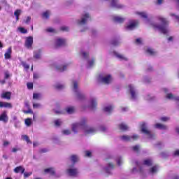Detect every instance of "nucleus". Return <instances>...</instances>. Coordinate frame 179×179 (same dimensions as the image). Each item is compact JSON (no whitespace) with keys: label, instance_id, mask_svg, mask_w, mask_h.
Masks as SVG:
<instances>
[{"label":"nucleus","instance_id":"1","mask_svg":"<svg viewBox=\"0 0 179 179\" xmlns=\"http://www.w3.org/2000/svg\"><path fill=\"white\" fill-rule=\"evenodd\" d=\"M87 122V120H86V118H83L80 122H75L71 124V130L74 134H78L79 131H83L85 135L94 134V132H96V129L86 125Z\"/></svg>","mask_w":179,"mask_h":179},{"label":"nucleus","instance_id":"2","mask_svg":"<svg viewBox=\"0 0 179 179\" xmlns=\"http://www.w3.org/2000/svg\"><path fill=\"white\" fill-rule=\"evenodd\" d=\"M157 19L159 22L162 23V24L157 25L155 24H151L152 26L154 27V29H157V30H159V31H161V33H163V34H167V33H169V29H167L166 25L169 24V21L162 16H158Z\"/></svg>","mask_w":179,"mask_h":179},{"label":"nucleus","instance_id":"3","mask_svg":"<svg viewBox=\"0 0 179 179\" xmlns=\"http://www.w3.org/2000/svg\"><path fill=\"white\" fill-rule=\"evenodd\" d=\"M153 164V161L151 159H147L144 160L143 164H141V163L136 162V168H134L132 169L133 174H136V173H141L142 172V169L143 168V166H152Z\"/></svg>","mask_w":179,"mask_h":179},{"label":"nucleus","instance_id":"4","mask_svg":"<svg viewBox=\"0 0 179 179\" xmlns=\"http://www.w3.org/2000/svg\"><path fill=\"white\" fill-rule=\"evenodd\" d=\"M72 85H73V91L74 93H76V98L78 100H85L86 99V95L84 94L83 92L79 90V87L78 85V81L73 80L72 82Z\"/></svg>","mask_w":179,"mask_h":179},{"label":"nucleus","instance_id":"5","mask_svg":"<svg viewBox=\"0 0 179 179\" xmlns=\"http://www.w3.org/2000/svg\"><path fill=\"white\" fill-rule=\"evenodd\" d=\"M141 132L148 135L149 139H155V135L152 134L149 129H148V124H146V123H143L141 124Z\"/></svg>","mask_w":179,"mask_h":179},{"label":"nucleus","instance_id":"6","mask_svg":"<svg viewBox=\"0 0 179 179\" xmlns=\"http://www.w3.org/2000/svg\"><path fill=\"white\" fill-rule=\"evenodd\" d=\"M99 81L101 83H105V85L110 84V82H113V77L110 74H107L105 76H99Z\"/></svg>","mask_w":179,"mask_h":179},{"label":"nucleus","instance_id":"7","mask_svg":"<svg viewBox=\"0 0 179 179\" xmlns=\"http://www.w3.org/2000/svg\"><path fill=\"white\" fill-rule=\"evenodd\" d=\"M138 22L136 20H130L125 26V29L127 30V31H131V30H134V29H136V27L138 26Z\"/></svg>","mask_w":179,"mask_h":179},{"label":"nucleus","instance_id":"8","mask_svg":"<svg viewBox=\"0 0 179 179\" xmlns=\"http://www.w3.org/2000/svg\"><path fill=\"white\" fill-rule=\"evenodd\" d=\"M67 174L71 177H76L79 174V171L74 166H71L67 169Z\"/></svg>","mask_w":179,"mask_h":179},{"label":"nucleus","instance_id":"9","mask_svg":"<svg viewBox=\"0 0 179 179\" xmlns=\"http://www.w3.org/2000/svg\"><path fill=\"white\" fill-rule=\"evenodd\" d=\"M120 138L122 141H124V142H129L131 141H136L139 136L138 135L134 134L133 136H122Z\"/></svg>","mask_w":179,"mask_h":179},{"label":"nucleus","instance_id":"10","mask_svg":"<svg viewBox=\"0 0 179 179\" xmlns=\"http://www.w3.org/2000/svg\"><path fill=\"white\" fill-rule=\"evenodd\" d=\"M88 107L92 110H94L97 107V99L94 96H92L90 99Z\"/></svg>","mask_w":179,"mask_h":179},{"label":"nucleus","instance_id":"11","mask_svg":"<svg viewBox=\"0 0 179 179\" xmlns=\"http://www.w3.org/2000/svg\"><path fill=\"white\" fill-rule=\"evenodd\" d=\"M66 44V40L62 38H57L55 40V47H64Z\"/></svg>","mask_w":179,"mask_h":179},{"label":"nucleus","instance_id":"12","mask_svg":"<svg viewBox=\"0 0 179 179\" xmlns=\"http://www.w3.org/2000/svg\"><path fill=\"white\" fill-rule=\"evenodd\" d=\"M110 7L115 8V9H122V8H124V5L120 3L118 0H112Z\"/></svg>","mask_w":179,"mask_h":179},{"label":"nucleus","instance_id":"13","mask_svg":"<svg viewBox=\"0 0 179 179\" xmlns=\"http://www.w3.org/2000/svg\"><path fill=\"white\" fill-rule=\"evenodd\" d=\"M129 91L131 93V99L133 100H136V99L138 97V93L136 92V90H135V87L132 85H129Z\"/></svg>","mask_w":179,"mask_h":179},{"label":"nucleus","instance_id":"14","mask_svg":"<svg viewBox=\"0 0 179 179\" xmlns=\"http://www.w3.org/2000/svg\"><path fill=\"white\" fill-rule=\"evenodd\" d=\"M0 121H2L4 124H8V121H9V117L8 116V112L4 110L0 115Z\"/></svg>","mask_w":179,"mask_h":179},{"label":"nucleus","instance_id":"15","mask_svg":"<svg viewBox=\"0 0 179 179\" xmlns=\"http://www.w3.org/2000/svg\"><path fill=\"white\" fill-rule=\"evenodd\" d=\"M89 14L85 13L84 15H83L81 20H78V24H79V26H82V24H85L87 22V20H89Z\"/></svg>","mask_w":179,"mask_h":179},{"label":"nucleus","instance_id":"16","mask_svg":"<svg viewBox=\"0 0 179 179\" xmlns=\"http://www.w3.org/2000/svg\"><path fill=\"white\" fill-rule=\"evenodd\" d=\"M33 45V36H29L26 38L25 47L29 50H31Z\"/></svg>","mask_w":179,"mask_h":179},{"label":"nucleus","instance_id":"17","mask_svg":"<svg viewBox=\"0 0 179 179\" xmlns=\"http://www.w3.org/2000/svg\"><path fill=\"white\" fill-rule=\"evenodd\" d=\"M136 15H138L140 17L144 19L145 23H149V19L148 18V14L145 12H137Z\"/></svg>","mask_w":179,"mask_h":179},{"label":"nucleus","instance_id":"18","mask_svg":"<svg viewBox=\"0 0 179 179\" xmlns=\"http://www.w3.org/2000/svg\"><path fill=\"white\" fill-rule=\"evenodd\" d=\"M11 57H12V48L10 47L8 48V50L5 52L4 58L5 59H10Z\"/></svg>","mask_w":179,"mask_h":179},{"label":"nucleus","instance_id":"19","mask_svg":"<svg viewBox=\"0 0 179 179\" xmlns=\"http://www.w3.org/2000/svg\"><path fill=\"white\" fill-rule=\"evenodd\" d=\"M113 22H115L116 23H123V22H125V18L117 15H114L113 17Z\"/></svg>","mask_w":179,"mask_h":179},{"label":"nucleus","instance_id":"20","mask_svg":"<svg viewBox=\"0 0 179 179\" xmlns=\"http://www.w3.org/2000/svg\"><path fill=\"white\" fill-rule=\"evenodd\" d=\"M103 110L106 114H111V113H113V110H114V107H113L111 105H108L103 107Z\"/></svg>","mask_w":179,"mask_h":179},{"label":"nucleus","instance_id":"21","mask_svg":"<svg viewBox=\"0 0 179 179\" xmlns=\"http://www.w3.org/2000/svg\"><path fill=\"white\" fill-rule=\"evenodd\" d=\"M113 54L115 57H117V58H118V59H120V61H128V58H127L125 56H124L123 55H121L117 52H113Z\"/></svg>","mask_w":179,"mask_h":179},{"label":"nucleus","instance_id":"22","mask_svg":"<svg viewBox=\"0 0 179 179\" xmlns=\"http://www.w3.org/2000/svg\"><path fill=\"white\" fill-rule=\"evenodd\" d=\"M155 128H157V129H161L162 131H167V129H169V127L166 125L160 123H157L155 124Z\"/></svg>","mask_w":179,"mask_h":179},{"label":"nucleus","instance_id":"23","mask_svg":"<svg viewBox=\"0 0 179 179\" xmlns=\"http://www.w3.org/2000/svg\"><path fill=\"white\" fill-rule=\"evenodd\" d=\"M114 169V164L112 163L108 164L107 166L105 168L106 173H108V174H111V170Z\"/></svg>","mask_w":179,"mask_h":179},{"label":"nucleus","instance_id":"24","mask_svg":"<svg viewBox=\"0 0 179 179\" xmlns=\"http://www.w3.org/2000/svg\"><path fill=\"white\" fill-rule=\"evenodd\" d=\"M11 96H12V93L10 92H3L1 94L2 99H6L7 100H10Z\"/></svg>","mask_w":179,"mask_h":179},{"label":"nucleus","instance_id":"25","mask_svg":"<svg viewBox=\"0 0 179 179\" xmlns=\"http://www.w3.org/2000/svg\"><path fill=\"white\" fill-rule=\"evenodd\" d=\"M70 160L73 163V164H75V163H78V162H79V156L73 155L70 156Z\"/></svg>","mask_w":179,"mask_h":179},{"label":"nucleus","instance_id":"26","mask_svg":"<svg viewBox=\"0 0 179 179\" xmlns=\"http://www.w3.org/2000/svg\"><path fill=\"white\" fill-rule=\"evenodd\" d=\"M34 58H36V59H40L41 58V50H36L34 52Z\"/></svg>","mask_w":179,"mask_h":179},{"label":"nucleus","instance_id":"27","mask_svg":"<svg viewBox=\"0 0 179 179\" xmlns=\"http://www.w3.org/2000/svg\"><path fill=\"white\" fill-rule=\"evenodd\" d=\"M45 173H46V174H50V176H54L55 174V170L54 168H48L45 169Z\"/></svg>","mask_w":179,"mask_h":179},{"label":"nucleus","instance_id":"28","mask_svg":"<svg viewBox=\"0 0 179 179\" xmlns=\"http://www.w3.org/2000/svg\"><path fill=\"white\" fill-rule=\"evenodd\" d=\"M23 11H22V10L20 9H17V10H15V12H14V16H15V19L17 22V20H19V16H20V15H22Z\"/></svg>","mask_w":179,"mask_h":179},{"label":"nucleus","instance_id":"29","mask_svg":"<svg viewBox=\"0 0 179 179\" xmlns=\"http://www.w3.org/2000/svg\"><path fill=\"white\" fill-rule=\"evenodd\" d=\"M159 171V166H154L150 169V174H156Z\"/></svg>","mask_w":179,"mask_h":179},{"label":"nucleus","instance_id":"30","mask_svg":"<svg viewBox=\"0 0 179 179\" xmlns=\"http://www.w3.org/2000/svg\"><path fill=\"white\" fill-rule=\"evenodd\" d=\"M14 171L15 173H21V174H23L24 173V168L23 166H17L14 169Z\"/></svg>","mask_w":179,"mask_h":179},{"label":"nucleus","instance_id":"31","mask_svg":"<svg viewBox=\"0 0 179 179\" xmlns=\"http://www.w3.org/2000/svg\"><path fill=\"white\" fill-rule=\"evenodd\" d=\"M66 111L68 114H73L75 113V107L69 106L66 108Z\"/></svg>","mask_w":179,"mask_h":179},{"label":"nucleus","instance_id":"32","mask_svg":"<svg viewBox=\"0 0 179 179\" xmlns=\"http://www.w3.org/2000/svg\"><path fill=\"white\" fill-rule=\"evenodd\" d=\"M166 99L169 100H178L179 101V96H174L173 94H168L166 95Z\"/></svg>","mask_w":179,"mask_h":179},{"label":"nucleus","instance_id":"33","mask_svg":"<svg viewBox=\"0 0 179 179\" xmlns=\"http://www.w3.org/2000/svg\"><path fill=\"white\" fill-rule=\"evenodd\" d=\"M66 65L64 66H56V69H57V71H60V72H64V71H66Z\"/></svg>","mask_w":179,"mask_h":179},{"label":"nucleus","instance_id":"34","mask_svg":"<svg viewBox=\"0 0 179 179\" xmlns=\"http://www.w3.org/2000/svg\"><path fill=\"white\" fill-rule=\"evenodd\" d=\"M120 129L122 131H127L128 130V126L125 123H122L120 124Z\"/></svg>","mask_w":179,"mask_h":179},{"label":"nucleus","instance_id":"35","mask_svg":"<svg viewBox=\"0 0 179 179\" xmlns=\"http://www.w3.org/2000/svg\"><path fill=\"white\" fill-rule=\"evenodd\" d=\"M62 135H71V134H72V131L69 129H64L62 131Z\"/></svg>","mask_w":179,"mask_h":179},{"label":"nucleus","instance_id":"36","mask_svg":"<svg viewBox=\"0 0 179 179\" xmlns=\"http://www.w3.org/2000/svg\"><path fill=\"white\" fill-rule=\"evenodd\" d=\"M25 125L27 127H30V125H31V124H33V122H31V119L30 118H27L25 120Z\"/></svg>","mask_w":179,"mask_h":179},{"label":"nucleus","instance_id":"37","mask_svg":"<svg viewBox=\"0 0 179 179\" xmlns=\"http://www.w3.org/2000/svg\"><path fill=\"white\" fill-rule=\"evenodd\" d=\"M94 65V59H91L90 61H88L87 68H92Z\"/></svg>","mask_w":179,"mask_h":179},{"label":"nucleus","instance_id":"38","mask_svg":"<svg viewBox=\"0 0 179 179\" xmlns=\"http://www.w3.org/2000/svg\"><path fill=\"white\" fill-rule=\"evenodd\" d=\"M55 89H57V90H61L62 89H64V87H65V86L62 84H56L55 85Z\"/></svg>","mask_w":179,"mask_h":179},{"label":"nucleus","instance_id":"39","mask_svg":"<svg viewBox=\"0 0 179 179\" xmlns=\"http://www.w3.org/2000/svg\"><path fill=\"white\" fill-rule=\"evenodd\" d=\"M81 55L83 57H84L85 59H87L89 57V53L85 51H81Z\"/></svg>","mask_w":179,"mask_h":179},{"label":"nucleus","instance_id":"40","mask_svg":"<svg viewBox=\"0 0 179 179\" xmlns=\"http://www.w3.org/2000/svg\"><path fill=\"white\" fill-rule=\"evenodd\" d=\"M62 124V120H61L60 119H57L56 120H55V125L56 127H59Z\"/></svg>","mask_w":179,"mask_h":179},{"label":"nucleus","instance_id":"41","mask_svg":"<svg viewBox=\"0 0 179 179\" xmlns=\"http://www.w3.org/2000/svg\"><path fill=\"white\" fill-rule=\"evenodd\" d=\"M22 138L24 139V141H26L27 143H31V141H30V139L27 135H23L22 136Z\"/></svg>","mask_w":179,"mask_h":179},{"label":"nucleus","instance_id":"42","mask_svg":"<svg viewBox=\"0 0 179 179\" xmlns=\"http://www.w3.org/2000/svg\"><path fill=\"white\" fill-rule=\"evenodd\" d=\"M41 98V94H33V99L34 100H39V99Z\"/></svg>","mask_w":179,"mask_h":179},{"label":"nucleus","instance_id":"43","mask_svg":"<svg viewBox=\"0 0 179 179\" xmlns=\"http://www.w3.org/2000/svg\"><path fill=\"white\" fill-rule=\"evenodd\" d=\"M3 107H4L5 108H12V103L4 102Z\"/></svg>","mask_w":179,"mask_h":179},{"label":"nucleus","instance_id":"44","mask_svg":"<svg viewBox=\"0 0 179 179\" xmlns=\"http://www.w3.org/2000/svg\"><path fill=\"white\" fill-rule=\"evenodd\" d=\"M132 149L134 150V152H136V153H138V152H139L141 147L139 145H135L132 147Z\"/></svg>","mask_w":179,"mask_h":179},{"label":"nucleus","instance_id":"45","mask_svg":"<svg viewBox=\"0 0 179 179\" xmlns=\"http://www.w3.org/2000/svg\"><path fill=\"white\" fill-rule=\"evenodd\" d=\"M18 30L19 31H20V33H22L23 34H26V33H27V29H24V27H19Z\"/></svg>","mask_w":179,"mask_h":179},{"label":"nucleus","instance_id":"46","mask_svg":"<svg viewBox=\"0 0 179 179\" xmlns=\"http://www.w3.org/2000/svg\"><path fill=\"white\" fill-rule=\"evenodd\" d=\"M43 17L45 19H48L50 17V11H45V13H43Z\"/></svg>","mask_w":179,"mask_h":179},{"label":"nucleus","instance_id":"47","mask_svg":"<svg viewBox=\"0 0 179 179\" xmlns=\"http://www.w3.org/2000/svg\"><path fill=\"white\" fill-rule=\"evenodd\" d=\"M46 31H47L48 33H56V32H57V31H55V29L51 28V27L47 28V29H46Z\"/></svg>","mask_w":179,"mask_h":179},{"label":"nucleus","instance_id":"48","mask_svg":"<svg viewBox=\"0 0 179 179\" xmlns=\"http://www.w3.org/2000/svg\"><path fill=\"white\" fill-rule=\"evenodd\" d=\"M147 52L150 54V55H155V50L152 48L147 49Z\"/></svg>","mask_w":179,"mask_h":179},{"label":"nucleus","instance_id":"49","mask_svg":"<svg viewBox=\"0 0 179 179\" xmlns=\"http://www.w3.org/2000/svg\"><path fill=\"white\" fill-rule=\"evenodd\" d=\"M22 65L24 66V69H29L30 68V66L26 64V62H22Z\"/></svg>","mask_w":179,"mask_h":179},{"label":"nucleus","instance_id":"50","mask_svg":"<svg viewBox=\"0 0 179 179\" xmlns=\"http://www.w3.org/2000/svg\"><path fill=\"white\" fill-rule=\"evenodd\" d=\"M145 99L148 101H150V100H153V97H152L150 95H146L145 96Z\"/></svg>","mask_w":179,"mask_h":179},{"label":"nucleus","instance_id":"51","mask_svg":"<svg viewBox=\"0 0 179 179\" xmlns=\"http://www.w3.org/2000/svg\"><path fill=\"white\" fill-rule=\"evenodd\" d=\"M117 163L119 166H121V164H122V158L121 157L117 158Z\"/></svg>","mask_w":179,"mask_h":179},{"label":"nucleus","instance_id":"52","mask_svg":"<svg viewBox=\"0 0 179 179\" xmlns=\"http://www.w3.org/2000/svg\"><path fill=\"white\" fill-rule=\"evenodd\" d=\"M170 120V117H161V121H163L164 122H166Z\"/></svg>","mask_w":179,"mask_h":179},{"label":"nucleus","instance_id":"53","mask_svg":"<svg viewBox=\"0 0 179 179\" xmlns=\"http://www.w3.org/2000/svg\"><path fill=\"white\" fill-rule=\"evenodd\" d=\"M32 174L31 172H24V177L27 178V177H30V176Z\"/></svg>","mask_w":179,"mask_h":179},{"label":"nucleus","instance_id":"54","mask_svg":"<svg viewBox=\"0 0 179 179\" xmlns=\"http://www.w3.org/2000/svg\"><path fill=\"white\" fill-rule=\"evenodd\" d=\"M100 131H101L102 132H106L107 131V127L104 126H101Z\"/></svg>","mask_w":179,"mask_h":179},{"label":"nucleus","instance_id":"55","mask_svg":"<svg viewBox=\"0 0 179 179\" xmlns=\"http://www.w3.org/2000/svg\"><path fill=\"white\" fill-rule=\"evenodd\" d=\"M18 150H20V148L15 147L12 148L13 153H16V152H18Z\"/></svg>","mask_w":179,"mask_h":179},{"label":"nucleus","instance_id":"56","mask_svg":"<svg viewBox=\"0 0 179 179\" xmlns=\"http://www.w3.org/2000/svg\"><path fill=\"white\" fill-rule=\"evenodd\" d=\"M33 107L34 108H40V107H41V105L40 103H34Z\"/></svg>","mask_w":179,"mask_h":179},{"label":"nucleus","instance_id":"57","mask_svg":"<svg viewBox=\"0 0 179 179\" xmlns=\"http://www.w3.org/2000/svg\"><path fill=\"white\" fill-rule=\"evenodd\" d=\"M27 86L28 89H33V83H28L27 84Z\"/></svg>","mask_w":179,"mask_h":179},{"label":"nucleus","instance_id":"58","mask_svg":"<svg viewBox=\"0 0 179 179\" xmlns=\"http://www.w3.org/2000/svg\"><path fill=\"white\" fill-rule=\"evenodd\" d=\"M9 145H10V143L8 141H3V146H9Z\"/></svg>","mask_w":179,"mask_h":179},{"label":"nucleus","instance_id":"59","mask_svg":"<svg viewBox=\"0 0 179 179\" xmlns=\"http://www.w3.org/2000/svg\"><path fill=\"white\" fill-rule=\"evenodd\" d=\"M85 156L87 157H90V156H92V152H90V151H86L85 152Z\"/></svg>","mask_w":179,"mask_h":179},{"label":"nucleus","instance_id":"60","mask_svg":"<svg viewBox=\"0 0 179 179\" xmlns=\"http://www.w3.org/2000/svg\"><path fill=\"white\" fill-rule=\"evenodd\" d=\"M62 30H63V31H68L69 30V28L68 27H62Z\"/></svg>","mask_w":179,"mask_h":179},{"label":"nucleus","instance_id":"61","mask_svg":"<svg viewBox=\"0 0 179 179\" xmlns=\"http://www.w3.org/2000/svg\"><path fill=\"white\" fill-rule=\"evenodd\" d=\"M136 44H142V39L141 38H137L136 40Z\"/></svg>","mask_w":179,"mask_h":179},{"label":"nucleus","instance_id":"62","mask_svg":"<svg viewBox=\"0 0 179 179\" xmlns=\"http://www.w3.org/2000/svg\"><path fill=\"white\" fill-rule=\"evenodd\" d=\"M13 121L16 124V123H17V122H19L18 121H17V117H16V116H13Z\"/></svg>","mask_w":179,"mask_h":179},{"label":"nucleus","instance_id":"63","mask_svg":"<svg viewBox=\"0 0 179 179\" xmlns=\"http://www.w3.org/2000/svg\"><path fill=\"white\" fill-rule=\"evenodd\" d=\"M174 156H179V150H176L174 153H173Z\"/></svg>","mask_w":179,"mask_h":179},{"label":"nucleus","instance_id":"64","mask_svg":"<svg viewBox=\"0 0 179 179\" xmlns=\"http://www.w3.org/2000/svg\"><path fill=\"white\" fill-rule=\"evenodd\" d=\"M171 179H179V176H178V175H174L172 176Z\"/></svg>","mask_w":179,"mask_h":179}]
</instances>
